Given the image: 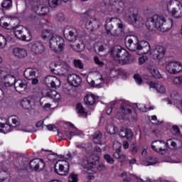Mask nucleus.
Instances as JSON below:
<instances>
[{
	"mask_svg": "<svg viewBox=\"0 0 182 182\" xmlns=\"http://www.w3.org/2000/svg\"><path fill=\"white\" fill-rule=\"evenodd\" d=\"M14 130V126H12L9 122H7L6 119L4 117L0 118V133H9Z\"/></svg>",
	"mask_w": 182,
	"mask_h": 182,
	"instance_id": "obj_21",
	"label": "nucleus"
},
{
	"mask_svg": "<svg viewBox=\"0 0 182 182\" xmlns=\"http://www.w3.org/2000/svg\"><path fill=\"white\" fill-rule=\"evenodd\" d=\"M52 35H55V33L48 29H45L42 32L41 37L43 39H50Z\"/></svg>",
	"mask_w": 182,
	"mask_h": 182,
	"instance_id": "obj_47",
	"label": "nucleus"
},
{
	"mask_svg": "<svg viewBox=\"0 0 182 182\" xmlns=\"http://www.w3.org/2000/svg\"><path fill=\"white\" fill-rule=\"evenodd\" d=\"M60 160H64L65 161H68V160H72V154L68 153L66 155H60Z\"/></svg>",
	"mask_w": 182,
	"mask_h": 182,
	"instance_id": "obj_57",
	"label": "nucleus"
},
{
	"mask_svg": "<svg viewBox=\"0 0 182 182\" xmlns=\"http://www.w3.org/2000/svg\"><path fill=\"white\" fill-rule=\"evenodd\" d=\"M94 61H95V63H96V65H97L98 66H100L101 68H102V66H105V63L100 60L98 57H96V56L94 57Z\"/></svg>",
	"mask_w": 182,
	"mask_h": 182,
	"instance_id": "obj_62",
	"label": "nucleus"
},
{
	"mask_svg": "<svg viewBox=\"0 0 182 182\" xmlns=\"http://www.w3.org/2000/svg\"><path fill=\"white\" fill-rule=\"evenodd\" d=\"M111 55L121 65H128L134 62V57L120 46H115L111 49Z\"/></svg>",
	"mask_w": 182,
	"mask_h": 182,
	"instance_id": "obj_1",
	"label": "nucleus"
},
{
	"mask_svg": "<svg viewBox=\"0 0 182 182\" xmlns=\"http://www.w3.org/2000/svg\"><path fill=\"white\" fill-rule=\"evenodd\" d=\"M14 35L20 41H31L32 36L26 28L20 26L14 28Z\"/></svg>",
	"mask_w": 182,
	"mask_h": 182,
	"instance_id": "obj_9",
	"label": "nucleus"
},
{
	"mask_svg": "<svg viewBox=\"0 0 182 182\" xmlns=\"http://www.w3.org/2000/svg\"><path fill=\"white\" fill-rule=\"evenodd\" d=\"M119 75V70H116L114 69H110L109 70V73L107 75L109 77H117Z\"/></svg>",
	"mask_w": 182,
	"mask_h": 182,
	"instance_id": "obj_49",
	"label": "nucleus"
},
{
	"mask_svg": "<svg viewBox=\"0 0 182 182\" xmlns=\"http://www.w3.org/2000/svg\"><path fill=\"white\" fill-rule=\"evenodd\" d=\"M47 96H48V97H51L54 102H60V100L62 99L60 94L58 93L55 90L48 91V95H47Z\"/></svg>",
	"mask_w": 182,
	"mask_h": 182,
	"instance_id": "obj_37",
	"label": "nucleus"
},
{
	"mask_svg": "<svg viewBox=\"0 0 182 182\" xmlns=\"http://www.w3.org/2000/svg\"><path fill=\"white\" fill-rule=\"evenodd\" d=\"M23 75L26 79L32 80L35 77H39L41 76V71L36 68H28L25 70Z\"/></svg>",
	"mask_w": 182,
	"mask_h": 182,
	"instance_id": "obj_20",
	"label": "nucleus"
},
{
	"mask_svg": "<svg viewBox=\"0 0 182 182\" xmlns=\"http://www.w3.org/2000/svg\"><path fill=\"white\" fill-rule=\"evenodd\" d=\"M49 46L53 52H62L65 48V40L60 36L52 34L49 40Z\"/></svg>",
	"mask_w": 182,
	"mask_h": 182,
	"instance_id": "obj_5",
	"label": "nucleus"
},
{
	"mask_svg": "<svg viewBox=\"0 0 182 182\" xmlns=\"http://www.w3.org/2000/svg\"><path fill=\"white\" fill-rule=\"evenodd\" d=\"M117 113L119 114H136L137 112L136 109L133 108L130 105L124 102L121 105Z\"/></svg>",
	"mask_w": 182,
	"mask_h": 182,
	"instance_id": "obj_18",
	"label": "nucleus"
},
{
	"mask_svg": "<svg viewBox=\"0 0 182 182\" xmlns=\"http://www.w3.org/2000/svg\"><path fill=\"white\" fill-rule=\"evenodd\" d=\"M16 92L18 93H23L28 89V82L25 80H17L14 84Z\"/></svg>",
	"mask_w": 182,
	"mask_h": 182,
	"instance_id": "obj_24",
	"label": "nucleus"
},
{
	"mask_svg": "<svg viewBox=\"0 0 182 182\" xmlns=\"http://www.w3.org/2000/svg\"><path fill=\"white\" fill-rule=\"evenodd\" d=\"M153 26L161 32H167L171 29L173 26V19H166L164 16L154 15L151 19Z\"/></svg>",
	"mask_w": 182,
	"mask_h": 182,
	"instance_id": "obj_2",
	"label": "nucleus"
},
{
	"mask_svg": "<svg viewBox=\"0 0 182 182\" xmlns=\"http://www.w3.org/2000/svg\"><path fill=\"white\" fill-rule=\"evenodd\" d=\"M134 79L136 83H137V85H141L143 83V80L141 79V76H140V75L139 74L134 75Z\"/></svg>",
	"mask_w": 182,
	"mask_h": 182,
	"instance_id": "obj_58",
	"label": "nucleus"
},
{
	"mask_svg": "<svg viewBox=\"0 0 182 182\" xmlns=\"http://www.w3.org/2000/svg\"><path fill=\"white\" fill-rule=\"evenodd\" d=\"M64 38L69 42H74L83 35L79 33V30L70 26H66L63 31Z\"/></svg>",
	"mask_w": 182,
	"mask_h": 182,
	"instance_id": "obj_8",
	"label": "nucleus"
},
{
	"mask_svg": "<svg viewBox=\"0 0 182 182\" xmlns=\"http://www.w3.org/2000/svg\"><path fill=\"white\" fill-rule=\"evenodd\" d=\"M148 71L154 77H156V79H160L161 77V75H160L159 70H157V68L154 65L148 66Z\"/></svg>",
	"mask_w": 182,
	"mask_h": 182,
	"instance_id": "obj_36",
	"label": "nucleus"
},
{
	"mask_svg": "<svg viewBox=\"0 0 182 182\" xmlns=\"http://www.w3.org/2000/svg\"><path fill=\"white\" fill-rule=\"evenodd\" d=\"M80 164L83 167V168L87 170L88 174H96V173H97V170L98 171H105L107 168L106 166L103 164H100L96 168V162L92 161V156L82 157Z\"/></svg>",
	"mask_w": 182,
	"mask_h": 182,
	"instance_id": "obj_4",
	"label": "nucleus"
},
{
	"mask_svg": "<svg viewBox=\"0 0 182 182\" xmlns=\"http://www.w3.org/2000/svg\"><path fill=\"white\" fill-rule=\"evenodd\" d=\"M67 124L70 127H72V129H75V132H70L69 134L66 135L69 140H72V137H75V136H80V134H82V132H80L79 129H77L76 127H75V124L70 122H68Z\"/></svg>",
	"mask_w": 182,
	"mask_h": 182,
	"instance_id": "obj_32",
	"label": "nucleus"
},
{
	"mask_svg": "<svg viewBox=\"0 0 182 182\" xmlns=\"http://www.w3.org/2000/svg\"><path fill=\"white\" fill-rule=\"evenodd\" d=\"M38 15L39 14H36V11L28 18V21L33 25H39L41 23V20L39 19V17H38Z\"/></svg>",
	"mask_w": 182,
	"mask_h": 182,
	"instance_id": "obj_39",
	"label": "nucleus"
},
{
	"mask_svg": "<svg viewBox=\"0 0 182 182\" xmlns=\"http://www.w3.org/2000/svg\"><path fill=\"white\" fill-rule=\"evenodd\" d=\"M119 134L120 137H125L128 141H132L133 139V132L130 129L121 128Z\"/></svg>",
	"mask_w": 182,
	"mask_h": 182,
	"instance_id": "obj_29",
	"label": "nucleus"
},
{
	"mask_svg": "<svg viewBox=\"0 0 182 182\" xmlns=\"http://www.w3.org/2000/svg\"><path fill=\"white\" fill-rule=\"evenodd\" d=\"M76 112L79 114H87V113H89V112H87V110H86L85 107H83V105L80 103H78L76 105Z\"/></svg>",
	"mask_w": 182,
	"mask_h": 182,
	"instance_id": "obj_45",
	"label": "nucleus"
},
{
	"mask_svg": "<svg viewBox=\"0 0 182 182\" xmlns=\"http://www.w3.org/2000/svg\"><path fill=\"white\" fill-rule=\"evenodd\" d=\"M85 105L88 107L92 106L91 110H95V105H96V97L93 94H87L84 98Z\"/></svg>",
	"mask_w": 182,
	"mask_h": 182,
	"instance_id": "obj_27",
	"label": "nucleus"
},
{
	"mask_svg": "<svg viewBox=\"0 0 182 182\" xmlns=\"http://www.w3.org/2000/svg\"><path fill=\"white\" fill-rule=\"evenodd\" d=\"M166 70L171 75H177L182 71V65L178 62H171L166 65Z\"/></svg>",
	"mask_w": 182,
	"mask_h": 182,
	"instance_id": "obj_14",
	"label": "nucleus"
},
{
	"mask_svg": "<svg viewBox=\"0 0 182 182\" xmlns=\"http://www.w3.org/2000/svg\"><path fill=\"white\" fill-rule=\"evenodd\" d=\"M120 177L122 178L124 182H130L129 180V178L127 177V173L123 172L121 175Z\"/></svg>",
	"mask_w": 182,
	"mask_h": 182,
	"instance_id": "obj_64",
	"label": "nucleus"
},
{
	"mask_svg": "<svg viewBox=\"0 0 182 182\" xmlns=\"http://www.w3.org/2000/svg\"><path fill=\"white\" fill-rule=\"evenodd\" d=\"M74 65L78 69H83V63L80 60H74Z\"/></svg>",
	"mask_w": 182,
	"mask_h": 182,
	"instance_id": "obj_59",
	"label": "nucleus"
},
{
	"mask_svg": "<svg viewBox=\"0 0 182 182\" xmlns=\"http://www.w3.org/2000/svg\"><path fill=\"white\" fill-rule=\"evenodd\" d=\"M6 45V40L5 39V36L0 34V49H4L5 46Z\"/></svg>",
	"mask_w": 182,
	"mask_h": 182,
	"instance_id": "obj_56",
	"label": "nucleus"
},
{
	"mask_svg": "<svg viewBox=\"0 0 182 182\" xmlns=\"http://www.w3.org/2000/svg\"><path fill=\"white\" fill-rule=\"evenodd\" d=\"M147 60H149V58H147V56H141L139 58V64L144 65V63H146Z\"/></svg>",
	"mask_w": 182,
	"mask_h": 182,
	"instance_id": "obj_63",
	"label": "nucleus"
},
{
	"mask_svg": "<svg viewBox=\"0 0 182 182\" xmlns=\"http://www.w3.org/2000/svg\"><path fill=\"white\" fill-rule=\"evenodd\" d=\"M112 22H116L119 29L121 32H123V24L120 22V19L117 18H108L105 21V28L107 31V33H110L112 32V29H113V23Z\"/></svg>",
	"mask_w": 182,
	"mask_h": 182,
	"instance_id": "obj_13",
	"label": "nucleus"
},
{
	"mask_svg": "<svg viewBox=\"0 0 182 182\" xmlns=\"http://www.w3.org/2000/svg\"><path fill=\"white\" fill-rule=\"evenodd\" d=\"M129 21L132 23L135 28H143L146 21L143 17L139 16V14H131L129 17Z\"/></svg>",
	"mask_w": 182,
	"mask_h": 182,
	"instance_id": "obj_15",
	"label": "nucleus"
},
{
	"mask_svg": "<svg viewBox=\"0 0 182 182\" xmlns=\"http://www.w3.org/2000/svg\"><path fill=\"white\" fill-rule=\"evenodd\" d=\"M106 130L109 134H116V133H117V127L113 124L107 125Z\"/></svg>",
	"mask_w": 182,
	"mask_h": 182,
	"instance_id": "obj_48",
	"label": "nucleus"
},
{
	"mask_svg": "<svg viewBox=\"0 0 182 182\" xmlns=\"http://www.w3.org/2000/svg\"><path fill=\"white\" fill-rule=\"evenodd\" d=\"M146 83L149 86L150 89H155L157 93H159L160 95H166V93H167V87H166L164 84L161 82L148 81Z\"/></svg>",
	"mask_w": 182,
	"mask_h": 182,
	"instance_id": "obj_17",
	"label": "nucleus"
},
{
	"mask_svg": "<svg viewBox=\"0 0 182 182\" xmlns=\"http://www.w3.org/2000/svg\"><path fill=\"white\" fill-rule=\"evenodd\" d=\"M21 105L23 109L27 110H31V109H33V105L32 104V101L28 98H23L21 102Z\"/></svg>",
	"mask_w": 182,
	"mask_h": 182,
	"instance_id": "obj_35",
	"label": "nucleus"
},
{
	"mask_svg": "<svg viewBox=\"0 0 182 182\" xmlns=\"http://www.w3.org/2000/svg\"><path fill=\"white\" fill-rule=\"evenodd\" d=\"M178 143V140H173V139H168L166 142V146H168L169 147V149H178V147H180V146H178V144H177Z\"/></svg>",
	"mask_w": 182,
	"mask_h": 182,
	"instance_id": "obj_44",
	"label": "nucleus"
},
{
	"mask_svg": "<svg viewBox=\"0 0 182 182\" xmlns=\"http://www.w3.org/2000/svg\"><path fill=\"white\" fill-rule=\"evenodd\" d=\"M55 171L59 176H66L69 173V162L65 160H58L54 166Z\"/></svg>",
	"mask_w": 182,
	"mask_h": 182,
	"instance_id": "obj_10",
	"label": "nucleus"
},
{
	"mask_svg": "<svg viewBox=\"0 0 182 182\" xmlns=\"http://www.w3.org/2000/svg\"><path fill=\"white\" fill-rule=\"evenodd\" d=\"M78 181L79 178L77 177V174L75 173L70 174L68 178V182H77Z\"/></svg>",
	"mask_w": 182,
	"mask_h": 182,
	"instance_id": "obj_50",
	"label": "nucleus"
},
{
	"mask_svg": "<svg viewBox=\"0 0 182 182\" xmlns=\"http://www.w3.org/2000/svg\"><path fill=\"white\" fill-rule=\"evenodd\" d=\"M68 82L71 86L77 87V86H80V83H82V78L76 74H70L68 76Z\"/></svg>",
	"mask_w": 182,
	"mask_h": 182,
	"instance_id": "obj_25",
	"label": "nucleus"
},
{
	"mask_svg": "<svg viewBox=\"0 0 182 182\" xmlns=\"http://www.w3.org/2000/svg\"><path fill=\"white\" fill-rule=\"evenodd\" d=\"M120 153H122V149L120 148L116 149L115 152L113 154V157L119 160L120 163H124V160H126V155Z\"/></svg>",
	"mask_w": 182,
	"mask_h": 182,
	"instance_id": "obj_34",
	"label": "nucleus"
},
{
	"mask_svg": "<svg viewBox=\"0 0 182 182\" xmlns=\"http://www.w3.org/2000/svg\"><path fill=\"white\" fill-rule=\"evenodd\" d=\"M13 53L14 56L19 59H22L28 56V52L24 48H15L13 49Z\"/></svg>",
	"mask_w": 182,
	"mask_h": 182,
	"instance_id": "obj_30",
	"label": "nucleus"
},
{
	"mask_svg": "<svg viewBox=\"0 0 182 182\" xmlns=\"http://www.w3.org/2000/svg\"><path fill=\"white\" fill-rule=\"evenodd\" d=\"M173 82L175 85H182V75L178 77H175L173 80Z\"/></svg>",
	"mask_w": 182,
	"mask_h": 182,
	"instance_id": "obj_60",
	"label": "nucleus"
},
{
	"mask_svg": "<svg viewBox=\"0 0 182 182\" xmlns=\"http://www.w3.org/2000/svg\"><path fill=\"white\" fill-rule=\"evenodd\" d=\"M0 79L1 86H5V87L15 86L16 83V78L15 76L9 75V71L6 68H0Z\"/></svg>",
	"mask_w": 182,
	"mask_h": 182,
	"instance_id": "obj_6",
	"label": "nucleus"
},
{
	"mask_svg": "<svg viewBox=\"0 0 182 182\" xmlns=\"http://www.w3.org/2000/svg\"><path fill=\"white\" fill-rule=\"evenodd\" d=\"M1 6L4 8V9H9V8L12 6V0H4L1 3Z\"/></svg>",
	"mask_w": 182,
	"mask_h": 182,
	"instance_id": "obj_51",
	"label": "nucleus"
},
{
	"mask_svg": "<svg viewBox=\"0 0 182 182\" xmlns=\"http://www.w3.org/2000/svg\"><path fill=\"white\" fill-rule=\"evenodd\" d=\"M85 26L87 29H90V31H96L99 29L100 26V21L97 19L89 20L85 23Z\"/></svg>",
	"mask_w": 182,
	"mask_h": 182,
	"instance_id": "obj_28",
	"label": "nucleus"
},
{
	"mask_svg": "<svg viewBox=\"0 0 182 182\" xmlns=\"http://www.w3.org/2000/svg\"><path fill=\"white\" fill-rule=\"evenodd\" d=\"M134 39H136V37L127 36L125 38V46L129 49V50L134 51L136 49V50H141L140 55L149 53V50H150V44L149 42L142 41L134 44L133 43Z\"/></svg>",
	"mask_w": 182,
	"mask_h": 182,
	"instance_id": "obj_3",
	"label": "nucleus"
},
{
	"mask_svg": "<svg viewBox=\"0 0 182 182\" xmlns=\"http://www.w3.org/2000/svg\"><path fill=\"white\" fill-rule=\"evenodd\" d=\"M45 83L48 87H59L60 80L55 76L48 75L45 78Z\"/></svg>",
	"mask_w": 182,
	"mask_h": 182,
	"instance_id": "obj_23",
	"label": "nucleus"
},
{
	"mask_svg": "<svg viewBox=\"0 0 182 182\" xmlns=\"http://www.w3.org/2000/svg\"><path fill=\"white\" fill-rule=\"evenodd\" d=\"M174 2L169 0L166 2V9L169 14L176 19H180L182 18V4L180 1L176 2L177 7H173Z\"/></svg>",
	"mask_w": 182,
	"mask_h": 182,
	"instance_id": "obj_7",
	"label": "nucleus"
},
{
	"mask_svg": "<svg viewBox=\"0 0 182 182\" xmlns=\"http://www.w3.org/2000/svg\"><path fill=\"white\" fill-rule=\"evenodd\" d=\"M8 123H13V124H15V126H19L20 122L19 118L16 117V115H11L7 119Z\"/></svg>",
	"mask_w": 182,
	"mask_h": 182,
	"instance_id": "obj_46",
	"label": "nucleus"
},
{
	"mask_svg": "<svg viewBox=\"0 0 182 182\" xmlns=\"http://www.w3.org/2000/svg\"><path fill=\"white\" fill-rule=\"evenodd\" d=\"M2 19H4V17L0 19V25L2 26V28L7 30L14 29V27L11 26V24L6 22H2Z\"/></svg>",
	"mask_w": 182,
	"mask_h": 182,
	"instance_id": "obj_52",
	"label": "nucleus"
},
{
	"mask_svg": "<svg viewBox=\"0 0 182 182\" xmlns=\"http://www.w3.org/2000/svg\"><path fill=\"white\" fill-rule=\"evenodd\" d=\"M149 52L151 59H161L164 56V53H166V48L161 46H156L154 48H150Z\"/></svg>",
	"mask_w": 182,
	"mask_h": 182,
	"instance_id": "obj_12",
	"label": "nucleus"
},
{
	"mask_svg": "<svg viewBox=\"0 0 182 182\" xmlns=\"http://www.w3.org/2000/svg\"><path fill=\"white\" fill-rule=\"evenodd\" d=\"M97 76L99 80H93L92 77H87V82L89 83L90 86L92 87H100V85L103 82V80H106V76L105 75H100V74H97Z\"/></svg>",
	"mask_w": 182,
	"mask_h": 182,
	"instance_id": "obj_26",
	"label": "nucleus"
},
{
	"mask_svg": "<svg viewBox=\"0 0 182 182\" xmlns=\"http://www.w3.org/2000/svg\"><path fill=\"white\" fill-rule=\"evenodd\" d=\"M90 16H92V11H86L82 16V21H87V19H89V18H90Z\"/></svg>",
	"mask_w": 182,
	"mask_h": 182,
	"instance_id": "obj_61",
	"label": "nucleus"
},
{
	"mask_svg": "<svg viewBox=\"0 0 182 182\" xmlns=\"http://www.w3.org/2000/svg\"><path fill=\"white\" fill-rule=\"evenodd\" d=\"M112 9H116L119 14L123 12V8H124V3L123 1H115L114 5L109 6Z\"/></svg>",
	"mask_w": 182,
	"mask_h": 182,
	"instance_id": "obj_41",
	"label": "nucleus"
},
{
	"mask_svg": "<svg viewBox=\"0 0 182 182\" xmlns=\"http://www.w3.org/2000/svg\"><path fill=\"white\" fill-rule=\"evenodd\" d=\"M37 15L40 16H46L49 14V7L48 6H41V7L36 6L34 8Z\"/></svg>",
	"mask_w": 182,
	"mask_h": 182,
	"instance_id": "obj_31",
	"label": "nucleus"
},
{
	"mask_svg": "<svg viewBox=\"0 0 182 182\" xmlns=\"http://www.w3.org/2000/svg\"><path fill=\"white\" fill-rule=\"evenodd\" d=\"M60 0H48V5L50 8H56L59 5Z\"/></svg>",
	"mask_w": 182,
	"mask_h": 182,
	"instance_id": "obj_54",
	"label": "nucleus"
},
{
	"mask_svg": "<svg viewBox=\"0 0 182 182\" xmlns=\"http://www.w3.org/2000/svg\"><path fill=\"white\" fill-rule=\"evenodd\" d=\"M151 149L156 151V153H161V154H165L167 152V144L163 141H154L151 143Z\"/></svg>",
	"mask_w": 182,
	"mask_h": 182,
	"instance_id": "obj_16",
	"label": "nucleus"
},
{
	"mask_svg": "<svg viewBox=\"0 0 182 182\" xmlns=\"http://www.w3.org/2000/svg\"><path fill=\"white\" fill-rule=\"evenodd\" d=\"M29 48L34 55H42L45 52V46L39 41L31 43Z\"/></svg>",
	"mask_w": 182,
	"mask_h": 182,
	"instance_id": "obj_19",
	"label": "nucleus"
},
{
	"mask_svg": "<svg viewBox=\"0 0 182 182\" xmlns=\"http://www.w3.org/2000/svg\"><path fill=\"white\" fill-rule=\"evenodd\" d=\"M60 68H62V65L56 62H53L50 64V70L55 75H56V72Z\"/></svg>",
	"mask_w": 182,
	"mask_h": 182,
	"instance_id": "obj_43",
	"label": "nucleus"
},
{
	"mask_svg": "<svg viewBox=\"0 0 182 182\" xmlns=\"http://www.w3.org/2000/svg\"><path fill=\"white\" fill-rule=\"evenodd\" d=\"M170 96L173 100H178V102H180V95L177 91H172L170 94Z\"/></svg>",
	"mask_w": 182,
	"mask_h": 182,
	"instance_id": "obj_55",
	"label": "nucleus"
},
{
	"mask_svg": "<svg viewBox=\"0 0 182 182\" xmlns=\"http://www.w3.org/2000/svg\"><path fill=\"white\" fill-rule=\"evenodd\" d=\"M102 137H103V135L102 134V132H100V131L95 132L93 136L94 143H95V144H102Z\"/></svg>",
	"mask_w": 182,
	"mask_h": 182,
	"instance_id": "obj_42",
	"label": "nucleus"
},
{
	"mask_svg": "<svg viewBox=\"0 0 182 182\" xmlns=\"http://www.w3.org/2000/svg\"><path fill=\"white\" fill-rule=\"evenodd\" d=\"M61 67L59 68L57 72H55V75L58 76H66L69 72V65L65 64H60Z\"/></svg>",
	"mask_w": 182,
	"mask_h": 182,
	"instance_id": "obj_33",
	"label": "nucleus"
},
{
	"mask_svg": "<svg viewBox=\"0 0 182 182\" xmlns=\"http://www.w3.org/2000/svg\"><path fill=\"white\" fill-rule=\"evenodd\" d=\"M104 159L109 164H113L114 163V159L108 154L104 155Z\"/></svg>",
	"mask_w": 182,
	"mask_h": 182,
	"instance_id": "obj_53",
	"label": "nucleus"
},
{
	"mask_svg": "<svg viewBox=\"0 0 182 182\" xmlns=\"http://www.w3.org/2000/svg\"><path fill=\"white\" fill-rule=\"evenodd\" d=\"M156 163H159V159L155 156H149L146 161H143L141 164L143 166H153Z\"/></svg>",
	"mask_w": 182,
	"mask_h": 182,
	"instance_id": "obj_38",
	"label": "nucleus"
},
{
	"mask_svg": "<svg viewBox=\"0 0 182 182\" xmlns=\"http://www.w3.org/2000/svg\"><path fill=\"white\" fill-rule=\"evenodd\" d=\"M89 41V36L87 34H83L80 36V38L75 40L74 45L72 46V48L75 52H83L85 50V43Z\"/></svg>",
	"mask_w": 182,
	"mask_h": 182,
	"instance_id": "obj_11",
	"label": "nucleus"
},
{
	"mask_svg": "<svg viewBox=\"0 0 182 182\" xmlns=\"http://www.w3.org/2000/svg\"><path fill=\"white\" fill-rule=\"evenodd\" d=\"M135 106L137 107L138 110H140V112H143L144 113L149 112V110H154V107H149L144 104H135Z\"/></svg>",
	"mask_w": 182,
	"mask_h": 182,
	"instance_id": "obj_40",
	"label": "nucleus"
},
{
	"mask_svg": "<svg viewBox=\"0 0 182 182\" xmlns=\"http://www.w3.org/2000/svg\"><path fill=\"white\" fill-rule=\"evenodd\" d=\"M45 161L43 159H33L30 161V167L35 171H41L45 168Z\"/></svg>",
	"mask_w": 182,
	"mask_h": 182,
	"instance_id": "obj_22",
	"label": "nucleus"
}]
</instances>
